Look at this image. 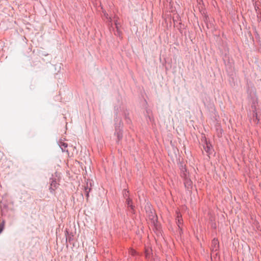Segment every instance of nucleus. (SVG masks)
<instances>
[{"label": "nucleus", "mask_w": 261, "mask_h": 261, "mask_svg": "<svg viewBox=\"0 0 261 261\" xmlns=\"http://www.w3.org/2000/svg\"><path fill=\"white\" fill-rule=\"evenodd\" d=\"M219 248V242L218 239L214 238L212 241L211 244V251L213 252H216L218 250Z\"/></svg>", "instance_id": "obj_2"}, {"label": "nucleus", "mask_w": 261, "mask_h": 261, "mask_svg": "<svg viewBox=\"0 0 261 261\" xmlns=\"http://www.w3.org/2000/svg\"><path fill=\"white\" fill-rule=\"evenodd\" d=\"M114 22H115V24L116 25V27L117 28H118V21H117V18L116 17H114Z\"/></svg>", "instance_id": "obj_10"}, {"label": "nucleus", "mask_w": 261, "mask_h": 261, "mask_svg": "<svg viewBox=\"0 0 261 261\" xmlns=\"http://www.w3.org/2000/svg\"><path fill=\"white\" fill-rule=\"evenodd\" d=\"M181 215L178 213H177V217H176V223L177 224L179 227H180V225L182 223V219L181 218Z\"/></svg>", "instance_id": "obj_4"}, {"label": "nucleus", "mask_w": 261, "mask_h": 261, "mask_svg": "<svg viewBox=\"0 0 261 261\" xmlns=\"http://www.w3.org/2000/svg\"><path fill=\"white\" fill-rule=\"evenodd\" d=\"M105 15L106 16V17H108V14H106V13H105Z\"/></svg>", "instance_id": "obj_11"}, {"label": "nucleus", "mask_w": 261, "mask_h": 261, "mask_svg": "<svg viewBox=\"0 0 261 261\" xmlns=\"http://www.w3.org/2000/svg\"><path fill=\"white\" fill-rule=\"evenodd\" d=\"M253 117H255V118H256V119L257 120V122H258L259 120L257 118V112H256V111L255 107H254V110H253Z\"/></svg>", "instance_id": "obj_6"}, {"label": "nucleus", "mask_w": 261, "mask_h": 261, "mask_svg": "<svg viewBox=\"0 0 261 261\" xmlns=\"http://www.w3.org/2000/svg\"><path fill=\"white\" fill-rule=\"evenodd\" d=\"M152 249L150 248H147L145 249V257L146 258L150 260L152 258Z\"/></svg>", "instance_id": "obj_3"}, {"label": "nucleus", "mask_w": 261, "mask_h": 261, "mask_svg": "<svg viewBox=\"0 0 261 261\" xmlns=\"http://www.w3.org/2000/svg\"><path fill=\"white\" fill-rule=\"evenodd\" d=\"M129 254H130L131 255H135L136 253V252L135 250L133 249H130L129 251Z\"/></svg>", "instance_id": "obj_8"}, {"label": "nucleus", "mask_w": 261, "mask_h": 261, "mask_svg": "<svg viewBox=\"0 0 261 261\" xmlns=\"http://www.w3.org/2000/svg\"><path fill=\"white\" fill-rule=\"evenodd\" d=\"M201 142L203 144V149L205 151V152L209 155L213 153L214 151V149L212 145L208 142L206 140L205 137H204L201 139Z\"/></svg>", "instance_id": "obj_1"}, {"label": "nucleus", "mask_w": 261, "mask_h": 261, "mask_svg": "<svg viewBox=\"0 0 261 261\" xmlns=\"http://www.w3.org/2000/svg\"><path fill=\"white\" fill-rule=\"evenodd\" d=\"M126 202H127V204L128 206H130L131 207V208L133 209V206L132 204V200L130 199H127V200H126Z\"/></svg>", "instance_id": "obj_7"}, {"label": "nucleus", "mask_w": 261, "mask_h": 261, "mask_svg": "<svg viewBox=\"0 0 261 261\" xmlns=\"http://www.w3.org/2000/svg\"><path fill=\"white\" fill-rule=\"evenodd\" d=\"M5 222L4 220H3L0 223V233L3 231L5 228Z\"/></svg>", "instance_id": "obj_5"}, {"label": "nucleus", "mask_w": 261, "mask_h": 261, "mask_svg": "<svg viewBox=\"0 0 261 261\" xmlns=\"http://www.w3.org/2000/svg\"><path fill=\"white\" fill-rule=\"evenodd\" d=\"M63 145H64V146H65V147H66V146H67V145H65V143H64V144H63Z\"/></svg>", "instance_id": "obj_12"}, {"label": "nucleus", "mask_w": 261, "mask_h": 261, "mask_svg": "<svg viewBox=\"0 0 261 261\" xmlns=\"http://www.w3.org/2000/svg\"><path fill=\"white\" fill-rule=\"evenodd\" d=\"M56 184H57V183H56V182L55 181L52 180L51 183L50 184V186H51L50 189H52L53 190H54L53 188V187H54V188H56Z\"/></svg>", "instance_id": "obj_9"}]
</instances>
